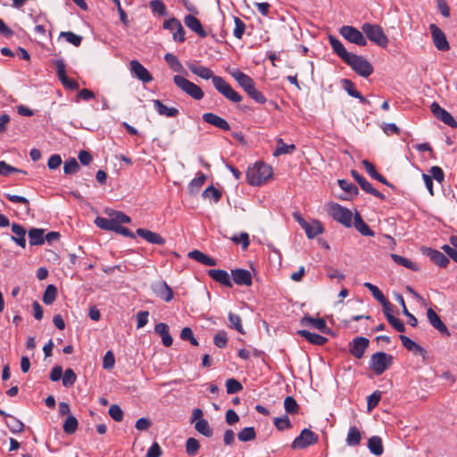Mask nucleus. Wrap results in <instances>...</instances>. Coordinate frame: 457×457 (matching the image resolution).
Returning a JSON list of instances; mask_svg holds the SVG:
<instances>
[{
    "label": "nucleus",
    "instance_id": "30",
    "mask_svg": "<svg viewBox=\"0 0 457 457\" xmlns=\"http://www.w3.org/2000/svg\"><path fill=\"white\" fill-rule=\"evenodd\" d=\"M154 331L162 337V344L169 347L172 345L173 339L169 333V327L165 323H158L154 327Z\"/></svg>",
    "mask_w": 457,
    "mask_h": 457
},
{
    "label": "nucleus",
    "instance_id": "31",
    "mask_svg": "<svg viewBox=\"0 0 457 457\" xmlns=\"http://www.w3.org/2000/svg\"><path fill=\"white\" fill-rule=\"evenodd\" d=\"M31 245H41L45 243V231L43 228H31L28 232Z\"/></svg>",
    "mask_w": 457,
    "mask_h": 457
},
{
    "label": "nucleus",
    "instance_id": "22",
    "mask_svg": "<svg viewBox=\"0 0 457 457\" xmlns=\"http://www.w3.org/2000/svg\"><path fill=\"white\" fill-rule=\"evenodd\" d=\"M401 342L403 345L409 351L413 352L414 353L420 354L423 357V359L426 358L427 351L421 347L420 345H418L416 342H414L412 339L409 338L406 336L401 335L400 336Z\"/></svg>",
    "mask_w": 457,
    "mask_h": 457
},
{
    "label": "nucleus",
    "instance_id": "44",
    "mask_svg": "<svg viewBox=\"0 0 457 457\" xmlns=\"http://www.w3.org/2000/svg\"><path fill=\"white\" fill-rule=\"evenodd\" d=\"M5 423L12 433L21 432L24 428V425L21 420L11 415L7 416Z\"/></svg>",
    "mask_w": 457,
    "mask_h": 457
},
{
    "label": "nucleus",
    "instance_id": "51",
    "mask_svg": "<svg viewBox=\"0 0 457 457\" xmlns=\"http://www.w3.org/2000/svg\"><path fill=\"white\" fill-rule=\"evenodd\" d=\"M77 376L71 369H67L62 376V385L65 387H70L76 382Z\"/></svg>",
    "mask_w": 457,
    "mask_h": 457
},
{
    "label": "nucleus",
    "instance_id": "6",
    "mask_svg": "<svg viewBox=\"0 0 457 457\" xmlns=\"http://www.w3.org/2000/svg\"><path fill=\"white\" fill-rule=\"evenodd\" d=\"M345 62L361 77H368L373 72L371 64L363 57L351 54Z\"/></svg>",
    "mask_w": 457,
    "mask_h": 457
},
{
    "label": "nucleus",
    "instance_id": "4",
    "mask_svg": "<svg viewBox=\"0 0 457 457\" xmlns=\"http://www.w3.org/2000/svg\"><path fill=\"white\" fill-rule=\"evenodd\" d=\"M392 355L384 352H378L371 355L370 368L376 375H381L392 365Z\"/></svg>",
    "mask_w": 457,
    "mask_h": 457
},
{
    "label": "nucleus",
    "instance_id": "18",
    "mask_svg": "<svg viewBox=\"0 0 457 457\" xmlns=\"http://www.w3.org/2000/svg\"><path fill=\"white\" fill-rule=\"evenodd\" d=\"M137 235L140 237L144 238L150 244L162 245L165 244V239L156 232L145 229V228H137L136 231Z\"/></svg>",
    "mask_w": 457,
    "mask_h": 457
},
{
    "label": "nucleus",
    "instance_id": "37",
    "mask_svg": "<svg viewBox=\"0 0 457 457\" xmlns=\"http://www.w3.org/2000/svg\"><path fill=\"white\" fill-rule=\"evenodd\" d=\"M149 7L152 12L155 15L166 17L168 16V11L166 5L162 0H151L149 2Z\"/></svg>",
    "mask_w": 457,
    "mask_h": 457
},
{
    "label": "nucleus",
    "instance_id": "23",
    "mask_svg": "<svg viewBox=\"0 0 457 457\" xmlns=\"http://www.w3.org/2000/svg\"><path fill=\"white\" fill-rule=\"evenodd\" d=\"M208 275L215 281L220 283L223 286L231 287L232 282L229 274L223 270H210Z\"/></svg>",
    "mask_w": 457,
    "mask_h": 457
},
{
    "label": "nucleus",
    "instance_id": "29",
    "mask_svg": "<svg viewBox=\"0 0 457 457\" xmlns=\"http://www.w3.org/2000/svg\"><path fill=\"white\" fill-rule=\"evenodd\" d=\"M188 257L206 266H215L216 261L199 250H194L188 253Z\"/></svg>",
    "mask_w": 457,
    "mask_h": 457
},
{
    "label": "nucleus",
    "instance_id": "45",
    "mask_svg": "<svg viewBox=\"0 0 457 457\" xmlns=\"http://www.w3.org/2000/svg\"><path fill=\"white\" fill-rule=\"evenodd\" d=\"M391 258L393 259V261L399 264V265H402L403 267H406L411 270H418V266L413 263L411 261H410L409 259L405 258V257H403L401 255H398V254H395V253H392L391 254Z\"/></svg>",
    "mask_w": 457,
    "mask_h": 457
},
{
    "label": "nucleus",
    "instance_id": "10",
    "mask_svg": "<svg viewBox=\"0 0 457 457\" xmlns=\"http://www.w3.org/2000/svg\"><path fill=\"white\" fill-rule=\"evenodd\" d=\"M129 71L139 80L144 83H149L153 80L150 72L137 60L129 62Z\"/></svg>",
    "mask_w": 457,
    "mask_h": 457
},
{
    "label": "nucleus",
    "instance_id": "38",
    "mask_svg": "<svg viewBox=\"0 0 457 457\" xmlns=\"http://www.w3.org/2000/svg\"><path fill=\"white\" fill-rule=\"evenodd\" d=\"M295 149V145L294 144L287 145L283 139H277V146L273 153L274 156H279L282 154H287L292 153Z\"/></svg>",
    "mask_w": 457,
    "mask_h": 457
},
{
    "label": "nucleus",
    "instance_id": "57",
    "mask_svg": "<svg viewBox=\"0 0 457 457\" xmlns=\"http://www.w3.org/2000/svg\"><path fill=\"white\" fill-rule=\"evenodd\" d=\"M381 399V392L375 391L367 398V408L368 411H370L374 409L379 403Z\"/></svg>",
    "mask_w": 457,
    "mask_h": 457
},
{
    "label": "nucleus",
    "instance_id": "36",
    "mask_svg": "<svg viewBox=\"0 0 457 457\" xmlns=\"http://www.w3.org/2000/svg\"><path fill=\"white\" fill-rule=\"evenodd\" d=\"M361 439V431L356 427H351L348 430V434L345 439V443L348 446L358 445Z\"/></svg>",
    "mask_w": 457,
    "mask_h": 457
},
{
    "label": "nucleus",
    "instance_id": "15",
    "mask_svg": "<svg viewBox=\"0 0 457 457\" xmlns=\"http://www.w3.org/2000/svg\"><path fill=\"white\" fill-rule=\"evenodd\" d=\"M230 75L235 79V80L239 84L241 87L244 88L245 92L251 89L254 86V82L251 77L246 75L245 73L238 71L232 70L229 71Z\"/></svg>",
    "mask_w": 457,
    "mask_h": 457
},
{
    "label": "nucleus",
    "instance_id": "3",
    "mask_svg": "<svg viewBox=\"0 0 457 457\" xmlns=\"http://www.w3.org/2000/svg\"><path fill=\"white\" fill-rule=\"evenodd\" d=\"M328 213L337 222L350 228L353 225L352 212L336 203H330L327 205Z\"/></svg>",
    "mask_w": 457,
    "mask_h": 457
},
{
    "label": "nucleus",
    "instance_id": "47",
    "mask_svg": "<svg viewBox=\"0 0 457 457\" xmlns=\"http://www.w3.org/2000/svg\"><path fill=\"white\" fill-rule=\"evenodd\" d=\"M164 59L172 71H174L176 72L182 71L183 66H182L181 62L179 61V59L177 58V56H175L172 54H166L164 56Z\"/></svg>",
    "mask_w": 457,
    "mask_h": 457
},
{
    "label": "nucleus",
    "instance_id": "1",
    "mask_svg": "<svg viewBox=\"0 0 457 457\" xmlns=\"http://www.w3.org/2000/svg\"><path fill=\"white\" fill-rule=\"evenodd\" d=\"M188 68L192 73L204 79H212L216 90L229 101L233 103H239L242 100L241 96L235 91L223 78L214 75L212 71L209 68L195 63L189 64Z\"/></svg>",
    "mask_w": 457,
    "mask_h": 457
},
{
    "label": "nucleus",
    "instance_id": "49",
    "mask_svg": "<svg viewBox=\"0 0 457 457\" xmlns=\"http://www.w3.org/2000/svg\"><path fill=\"white\" fill-rule=\"evenodd\" d=\"M78 428V420L74 416H68L65 420L62 428L65 433L72 434Z\"/></svg>",
    "mask_w": 457,
    "mask_h": 457
},
{
    "label": "nucleus",
    "instance_id": "61",
    "mask_svg": "<svg viewBox=\"0 0 457 457\" xmlns=\"http://www.w3.org/2000/svg\"><path fill=\"white\" fill-rule=\"evenodd\" d=\"M429 176H431V179H435L438 183H442L445 179V174L443 170L438 166H433L429 170Z\"/></svg>",
    "mask_w": 457,
    "mask_h": 457
},
{
    "label": "nucleus",
    "instance_id": "55",
    "mask_svg": "<svg viewBox=\"0 0 457 457\" xmlns=\"http://www.w3.org/2000/svg\"><path fill=\"white\" fill-rule=\"evenodd\" d=\"M60 37L65 38L68 42L76 46H79L82 40L80 36H78L71 31H62Z\"/></svg>",
    "mask_w": 457,
    "mask_h": 457
},
{
    "label": "nucleus",
    "instance_id": "8",
    "mask_svg": "<svg viewBox=\"0 0 457 457\" xmlns=\"http://www.w3.org/2000/svg\"><path fill=\"white\" fill-rule=\"evenodd\" d=\"M430 111L433 115L445 124L451 128H456L457 122L454 118L446 110L442 108L436 102H433L430 105Z\"/></svg>",
    "mask_w": 457,
    "mask_h": 457
},
{
    "label": "nucleus",
    "instance_id": "40",
    "mask_svg": "<svg viewBox=\"0 0 457 457\" xmlns=\"http://www.w3.org/2000/svg\"><path fill=\"white\" fill-rule=\"evenodd\" d=\"M195 430L206 437H211L213 430L206 420H197L195 424Z\"/></svg>",
    "mask_w": 457,
    "mask_h": 457
},
{
    "label": "nucleus",
    "instance_id": "46",
    "mask_svg": "<svg viewBox=\"0 0 457 457\" xmlns=\"http://www.w3.org/2000/svg\"><path fill=\"white\" fill-rule=\"evenodd\" d=\"M57 289L54 285H48L43 295V302L46 304H52L56 298Z\"/></svg>",
    "mask_w": 457,
    "mask_h": 457
},
{
    "label": "nucleus",
    "instance_id": "56",
    "mask_svg": "<svg viewBox=\"0 0 457 457\" xmlns=\"http://www.w3.org/2000/svg\"><path fill=\"white\" fill-rule=\"evenodd\" d=\"M203 196L204 198H212L215 203H217L220 199L221 194L217 188L210 186L203 192Z\"/></svg>",
    "mask_w": 457,
    "mask_h": 457
},
{
    "label": "nucleus",
    "instance_id": "52",
    "mask_svg": "<svg viewBox=\"0 0 457 457\" xmlns=\"http://www.w3.org/2000/svg\"><path fill=\"white\" fill-rule=\"evenodd\" d=\"M79 169V165L76 159L71 158L64 162L63 171L65 174H74Z\"/></svg>",
    "mask_w": 457,
    "mask_h": 457
},
{
    "label": "nucleus",
    "instance_id": "26",
    "mask_svg": "<svg viewBox=\"0 0 457 457\" xmlns=\"http://www.w3.org/2000/svg\"><path fill=\"white\" fill-rule=\"evenodd\" d=\"M366 37L376 45L386 47L388 43V38L383 30H364Z\"/></svg>",
    "mask_w": 457,
    "mask_h": 457
},
{
    "label": "nucleus",
    "instance_id": "64",
    "mask_svg": "<svg viewBox=\"0 0 457 457\" xmlns=\"http://www.w3.org/2000/svg\"><path fill=\"white\" fill-rule=\"evenodd\" d=\"M246 93L251 98H253L258 104H264L266 102V97L259 90L255 88V85Z\"/></svg>",
    "mask_w": 457,
    "mask_h": 457
},
{
    "label": "nucleus",
    "instance_id": "39",
    "mask_svg": "<svg viewBox=\"0 0 457 457\" xmlns=\"http://www.w3.org/2000/svg\"><path fill=\"white\" fill-rule=\"evenodd\" d=\"M105 212L109 215V217H111L112 220L116 223V226H120L122 223H129L131 220L128 215L121 212L110 210L106 211Z\"/></svg>",
    "mask_w": 457,
    "mask_h": 457
},
{
    "label": "nucleus",
    "instance_id": "48",
    "mask_svg": "<svg viewBox=\"0 0 457 457\" xmlns=\"http://www.w3.org/2000/svg\"><path fill=\"white\" fill-rule=\"evenodd\" d=\"M255 436V430L253 427H246L243 428L237 435V437L241 442H248L253 440Z\"/></svg>",
    "mask_w": 457,
    "mask_h": 457
},
{
    "label": "nucleus",
    "instance_id": "2",
    "mask_svg": "<svg viewBox=\"0 0 457 457\" xmlns=\"http://www.w3.org/2000/svg\"><path fill=\"white\" fill-rule=\"evenodd\" d=\"M272 175L271 167L263 162H256L246 170L247 182L252 186H260Z\"/></svg>",
    "mask_w": 457,
    "mask_h": 457
},
{
    "label": "nucleus",
    "instance_id": "5",
    "mask_svg": "<svg viewBox=\"0 0 457 457\" xmlns=\"http://www.w3.org/2000/svg\"><path fill=\"white\" fill-rule=\"evenodd\" d=\"M173 81L178 87L195 100H201L204 97V92L201 87L186 78L176 75Z\"/></svg>",
    "mask_w": 457,
    "mask_h": 457
},
{
    "label": "nucleus",
    "instance_id": "43",
    "mask_svg": "<svg viewBox=\"0 0 457 457\" xmlns=\"http://www.w3.org/2000/svg\"><path fill=\"white\" fill-rule=\"evenodd\" d=\"M206 180V176L204 173H198L197 176L191 180L188 188L193 194L198 192Z\"/></svg>",
    "mask_w": 457,
    "mask_h": 457
},
{
    "label": "nucleus",
    "instance_id": "50",
    "mask_svg": "<svg viewBox=\"0 0 457 457\" xmlns=\"http://www.w3.org/2000/svg\"><path fill=\"white\" fill-rule=\"evenodd\" d=\"M363 286L370 291L373 297L379 303H383L386 299L377 286L370 282H365Z\"/></svg>",
    "mask_w": 457,
    "mask_h": 457
},
{
    "label": "nucleus",
    "instance_id": "41",
    "mask_svg": "<svg viewBox=\"0 0 457 457\" xmlns=\"http://www.w3.org/2000/svg\"><path fill=\"white\" fill-rule=\"evenodd\" d=\"M96 225L103 229L105 230H111L114 231L116 229V223H114L111 217L110 218H104V217H97L95 220Z\"/></svg>",
    "mask_w": 457,
    "mask_h": 457
},
{
    "label": "nucleus",
    "instance_id": "32",
    "mask_svg": "<svg viewBox=\"0 0 457 457\" xmlns=\"http://www.w3.org/2000/svg\"><path fill=\"white\" fill-rule=\"evenodd\" d=\"M298 334L304 337L308 342L316 345H323L328 341L325 337L316 333H312L308 330H299Z\"/></svg>",
    "mask_w": 457,
    "mask_h": 457
},
{
    "label": "nucleus",
    "instance_id": "16",
    "mask_svg": "<svg viewBox=\"0 0 457 457\" xmlns=\"http://www.w3.org/2000/svg\"><path fill=\"white\" fill-rule=\"evenodd\" d=\"M154 294L166 302L173 298V292L164 281H157L153 285Z\"/></svg>",
    "mask_w": 457,
    "mask_h": 457
},
{
    "label": "nucleus",
    "instance_id": "13",
    "mask_svg": "<svg viewBox=\"0 0 457 457\" xmlns=\"http://www.w3.org/2000/svg\"><path fill=\"white\" fill-rule=\"evenodd\" d=\"M427 317L429 323L433 326L434 328L438 330L441 334L445 336H450V332L445 323L441 320L440 317L436 314V312L428 308L427 311Z\"/></svg>",
    "mask_w": 457,
    "mask_h": 457
},
{
    "label": "nucleus",
    "instance_id": "19",
    "mask_svg": "<svg viewBox=\"0 0 457 457\" xmlns=\"http://www.w3.org/2000/svg\"><path fill=\"white\" fill-rule=\"evenodd\" d=\"M203 120L206 123H209V124H211L216 128H219L222 130L228 131L230 129V126L228 123V121L214 113H212V112L204 113L203 115Z\"/></svg>",
    "mask_w": 457,
    "mask_h": 457
},
{
    "label": "nucleus",
    "instance_id": "7",
    "mask_svg": "<svg viewBox=\"0 0 457 457\" xmlns=\"http://www.w3.org/2000/svg\"><path fill=\"white\" fill-rule=\"evenodd\" d=\"M318 436L312 430L304 428L301 434L293 441L292 447L294 449H303L309 445L316 444Z\"/></svg>",
    "mask_w": 457,
    "mask_h": 457
},
{
    "label": "nucleus",
    "instance_id": "9",
    "mask_svg": "<svg viewBox=\"0 0 457 457\" xmlns=\"http://www.w3.org/2000/svg\"><path fill=\"white\" fill-rule=\"evenodd\" d=\"M54 65L56 68L57 76L61 80L62 84L63 85V87L72 90L78 89V82L69 79L66 75V66L63 60H55Z\"/></svg>",
    "mask_w": 457,
    "mask_h": 457
},
{
    "label": "nucleus",
    "instance_id": "59",
    "mask_svg": "<svg viewBox=\"0 0 457 457\" xmlns=\"http://www.w3.org/2000/svg\"><path fill=\"white\" fill-rule=\"evenodd\" d=\"M228 320L232 328H234L240 334H245L243 326L241 324V319L238 315L230 312L228 314Z\"/></svg>",
    "mask_w": 457,
    "mask_h": 457
},
{
    "label": "nucleus",
    "instance_id": "17",
    "mask_svg": "<svg viewBox=\"0 0 457 457\" xmlns=\"http://www.w3.org/2000/svg\"><path fill=\"white\" fill-rule=\"evenodd\" d=\"M423 253L427 254L430 260L436 265L442 268L447 267L449 259L443 253L432 248H425Z\"/></svg>",
    "mask_w": 457,
    "mask_h": 457
},
{
    "label": "nucleus",
    "instance_id": "20",
    "mask_svg": "<svg viewBox=\"0 0 457 457\" xmlns=\"http://www.w3.org/2000/svg\"><path fill=\"white\" fill-rule=\"evenodd\" d=\"M301 325L311 326L322 333H328V331L329 330L326 321L321 318L315 319L310 316H305L301 320Z\"/></svg>",
    "mask_w": 457,
    "mask_h": 457
},
{
    "label": "nucleus",
    "instance_id": "63",
    "mask_svg": "<svg viewBox=\"0 0 457 457\" xmlns=\"http://www.w3.org/2000/svg\"><path fill=\"white\" fill-rule=\"evenodd\" d=\"M214 345L219 348H224L228 342L227 333L225 331H219L213 338Z\"/></svg>",
    "mask_w": 457,
    "mask_h": 457
},
{
    "label": "nucleus",
    "instance_id": "12",
    "mask_svg": "<svg viewBox=\"0 0 457 457\" xmlns=\"http://www.w3.org/2000/svg\"><path fill=\"white\" fill-rule=\"evenodd\" d=\"M233 281L238 286L249 287L252 285V274L247 270L236 269L231 270Z\"/></svg>",
    "mask_w": 457,
    "mask_h": 457
},
{
    "label": "nucleus",
    "instance_id": "54",
    "mask_svg": "<svg viewBox=\"0 0 457 457\" xmlns=\"http://www.w3.org/2000/svg\"><path fill=\"white\" fill-rule=\"evenodd\" d=\"M199 448V442L195 438L190 437L187 440L186 449L188 455L195 456L197 453Z\"/></svg>",
    "mask_w": 457,
    "mask_h": 457
},
{
    "label": "nucleus",
    "instance_id": "24",
    "mask_svg": "<svg viewBox=\"0 0 457 457\" xmlns=\"http://www.w3.org/2000/svg\"><path fill=\"white\" fill-rule=\"evenodd\" d=\"M342 36L351 43L356 44L358 46H365L366 45V37L361 32V30H340Z\"/></svg>",
    "mask_w": 457,
    "mask_h": 457
},
{
    "label": "nucleus",
    "instance_id": "62",
    "mask_svg": "<svg viewBox=\"0 0 457 457\" xmlns=\"http://www.w3.org/2000/svg\"><path fill=\"white\" fill-rule=\"evenodd\" d=\"M339 187L348 193L349 195H357L358 194V188L353 184L348 182L345 179H340L338 180Z\"/></svg>",
    "mask_w": 457,
    "mask_h": 457
},
{
    "label": "nucleus",
    "instance_id": "21",
    "mask_svg": "<svg viewBox=\"0 0 457 457\" xmlns=\"http://www.w3.org/2000/svg\"><path fill=\"white\" fill-rule=\"evenodd\" d=\"M154 108L158 112L159 115L174 118L179 114V110L175 107H168L163 104L160 100L154 99L152 101Z\"/></svg>",
    "mask_w": 457,
    "mask_h": 457
},
{
    "label": "nucleus",
    "instance_id": "34",
    "mask_svg": "<svg viewBox=\"0 0 457 457\" xmlns=\"http://www.w3.org/2000/svg\"><path fill=\"white\" fill-rule=\"evenodd\" d=\"M353 219H354V227L361 235L368 236V237L374 236V232L362 220L361 215L358 212L355 213Z\"/></svg>",
    "mask_w": 457,
    "mask_h": 457
},
{
    "label": "nucleus",
    "instance_id": "53",
    "mask_svg": "<svg viewBox=\"0 0 457 457\" xmlns=\"http://www.w3.org/2000/svg\"><path fill=\"white\" fill-rule=\"evenodd\" d=\"M226 389L228 394H236L243 389L242 385L235 378H228L226 381Z\"/></svg>",
    "mask_w": 457,
    "mask_h": 457
},
{
    "label": "nucleus",
    "instance_id": "14",
    "mask_svg": "<svg viewBox=\"0 0 457 457\" xmlns=\"http://www.w3.org/2000/svg\"><path fill=\"white\" fill-rule=\"evenodd\" d=\"M351 173L363 191L371 194L380 199L384 198V195L377 189H375L372 187V185L368 180H366L361 175H360L356 170H352Z\"/></svg>",
    "mask_w": 457,
    "mask_h": 457
},
{
    "label": "nucleus",
    "instance_id": "11",
    "mask_svg": "<svg viewBox=\"0 0 457 457\" xmlns=\"http://www.w3.org/2000/svg\"><path fill=\"white\" fill-rule=\"evenodd\" d=\"M369 343L366 337H356L350 343L349 351L355 358L361 359L369 346Z\"/></svg>",
    "mask_w": 457,
    "mask_h": 457
},
{
    "label": "nucleus",
    "instance_id": "58",
    "mask_svg": "<svg viewBox=\"0 0 457 457\" xmlns=\"http://www.w3.org/2000/svg\"><path fill=\"white\" fill-rule=\"evenodd\" d=\"M184 23L188 29H203L200 21L193 13L185 16Z\"/></svg>",
    "mask_w": 457,
    "mask_h": 457
},
{
    "label": "nucleus",
    "instance_id": "33",
    "mask_svg": "<svg viewBox=\"0 0 457 457\" xmlns=\"http://www.w3.org/2000/svg\"><path fill=\"white\" fill-rule=\"evenodd\" d=\"M328 39L335 53H337V54L344 61H345L351 54L348 53L344 47L343 44L333 36H329Z\"/></svg>",
    "mask_w": 457,
    "mask_h": 457
},
{
    "label": "nucleus",
    "instance_id": "28",
    "mask_svg": "<svg viewBox=\"0 0 457 457\" xmlns=\"http://www.w3.org/2000/svg\"><path fill=\"white\" fill-rule=\"evenodd\" d=\"M432 40L435 46L440 51L449 50V43L442 30H432Z\"/></svg>",
    "mask_w": 457,
    "mask_h": 457
},
{
    "label": "nucleus",
    "instance_id": "35",
    "mask_svg": "<svg viewBox=\"0 0 457 457\" xmlns=\"http://www.w3.org/2000/svg\"><path fill=\"white\" fill-rule=\"evenodd\" d=\"M368 448L371 453L379 456L383 453L382 440L379 436H371L368 441Z\"/></svg>",
    "mask_w": 457,
    "mask_h": 457
},
{
    "label": "nucleus",
    "instance_id": "42",
    "mask_svg": "<svg viewBox=\"0 0 457 457\" xmlns=\"http://www.w3.org/2000/svg\"><path fill=\"white\" fill-rule=\"evenodd\" d=\"M200 37H206L211 36L215 41L221 42L226 36V30H216L215 33H212V30H195Z\"/></svg>",
    "mask_w": 457,
    "mask_h": 457
},
{
    "label": "nucleus",
    "instance_id": "25",
    "mask_svg": "<svg viewBox=\"0 0 457 457\" xmlns=\"http://www.w3.org/2000/svg\"><path fill=\"white\" fill-rule=\"evenodd\" d=\"M13 236L12 239L21 247H26V229L20 224L13 223L12 225Z\"/></svg>",
    "mask_w": 457,
    "mask_h": 457
},
{
    "label": "nucleus",
    "instance_id": "60",
    "mask_svg": "<svg viewBox=\"0 0 457 457\" xmlns=\"http://www.w3.org/2000/svg\"><path fill=\"white\" fill-rule=\"evenodd\" d=\"M284 407L287 412L295 413L298 410V404L292 396H287L284 400Z\"/></svg>",
    "mask_w": 457,
    "mask_h": 457
},
{
    "label": "nucleus",
    "instance_id": "27",
    "mask_svg": "<svg viewBox=\"0 0 457 457\" xmlns=\"http://www.w3.org/2000/svg\"><path fill=\"white\" fill-rule=\"evenodd\" d=\"M303 230L306 233L308 238L312 239L323 232V227L319 220H312V222H306L303 227Z\"/></svg>",
    "mask_w": 457,
    "mask_h": 457
}]
</instances>
